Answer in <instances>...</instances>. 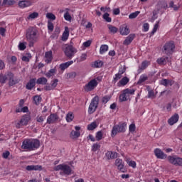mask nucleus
<instances>
[{
	"label": "nucleus",
	"mask_w": 182,
	"mask_h": 182,
	"mask_svg": "<svg viewBox=\"0 0 182 182\" xmlns=\"http://www.w3.org/2000/svg\"><path fill=\"white\" fill-rule=\"evenodd\" d=\"M97 80H99V77L94 78L90 80L89 82L84 86V90L85 92H92V90H95V89H96V87H97V85H99Z\"/></svg>",
	"instance_id": "7"
},
{
	"label": "nucleus",
	"mask_w": 182,
	"mask_h": 182,
	"mask_svg": "<svg viewBox=\"0 0 182 182\" xmlns=\"http://www.w3.org/2000/svg\"><path fill=\"white\" fill-rule=\"evenodd\" d=\"M36 85V78L30 79L28 82L26 84V87L27 90H32L33 87Z\"/></svg>",
	"instance_id": "22"
},
{
	"label": "nucleus",
	"mask_w": 182,
	"mask_h": 182,
	"mask_svg": "<svg viewBox=\"0 0 182 182\" xmlns=\"http://www.w3.org/2000/svg\"><path fill=\"white\" fill-rule=\"evenodd\" d=\"M54 89L51 84H48L44 87V90L46 91L53 90Z\"/></svg>",
	"instance_id": "59"
},
{
	"label": "nucleus",
	"mask_w": 182,
	"mask_h": 182,
	"mask_svg": "<svg viewBox=\"0 0 182 182\" xmlns=\"http://www.w3.org/2000/svg\"><path fill=\"white\" fill-rule=\"evenodd\" d=\"M39 16V14L38 12H33L28 15L27 19H36Z\"/></svg>",
	"instance_id": "44"
},
{
	"label": "nucleus",
	"mask_w": 182,
	"mask_h": 182,
	"mask_svg": "<svg viewBox=\"0 0 182 182\" xmlns=\"http://www.w3.org/2000/svg\"><path fill=\"white\" fill-rule=\"evenodd\" d=\"M33 102L36 106H38V105L41 104V102H42V97H41V95L33 96Z\"/></svg>",
	"instance_id": "38"
},
{
	"label": "nucleus",
	"mask_w": 182,
	"mask_h": 182,
	"mask_svg": "<svg viewBox=\"0 0 182 182\" xmlns=\"http://www.w3.org/2000/svg\"><path fill=\"white\" fill-rule=\"evenodd\" d=\"M41 147V141L37 139H26L23 141L21 149L28 151H33Z\"/></svg>",
	"instance_id": "2"
},
{
	"label": "nucleus",
	"mask_w": 182,
	"mask_h": 182,
	"mask_svg": "<svg viewBox=\"0 0 182 182\" xmlns=\"http://www.w3.org/2000/svg\"><path fill=\"white\" fill-rule=\"evenodd\" d=\"M149 65H150V62L148 60H144L141 63V66L139 67L138 69V73H141V72H143V70H144L145 69H147V67L149 66Z\"/></svg>",
	"instance_id": "24"
},
{
	"label": "nucleus",
	"mask_w": 182,
	"mask_h": 182,
	"mask_svg": "<svg viewBox=\"0 0 182 182\" xmlns=\"http://www.w3.org/2000/svg\"><path fill=\"white\" fill-rule=\"evenodd\" d=\"M45 117L42 116H37L36 117V122H38V123H43Z\"/></svg>",
	"instance_id": "58"
},
{
	"label": "nucleus",
	"mask_w": 182,
	"mask_h": 182,
	"mask_svg": "<svg viewBox=\"0 0 182 182\" xmlns=\"http://www.w3.org/2000/svg\"><path fill=\"white\" fill-rule=\"evenodd\" d=\"M122 75L121 74H119L118 73L115 74V77H113L112 82L113 83H117L118 80H120L122 78Z\"/></svg>",
	"instance_id": "46"
},
{
	"label": "nucleus",
	"mask_w": 182,
	"mask_h": 182,
	"mask_svg": "<svg viewBox=\"0 0 182 182\" xmlns=\"http://www.w3.org/2000/svg\"><path fill=\"white\" fill-rule=\"evenodd\" d=\"M9 154H11V152L9 151H6L3 153V159H8L9 157Z\"/></svg>",
	"instance_id": "64"
},
{
	"label": "nucleus",
	"mask_w": 182,
	"mask_h": 182,
	"mask_svg": "<svg viewBox=\"0 0 182 182\" xmlns=\"http://www.w3.org/2000/svg\"><path fill=\"white\" fill-rule=\"evenodd\" d=\"M70 137L71 139H78V137H80V132L79 131H72L70 132Z\"/></svg>",
	"instance_id": "37"
},
{
	"label": "nucleus",
	"mask_w": 182,
	"mask_h": 182,
	"mask_svg": "<svg viewBox=\"0 0 182 182\" xmlns=\"http://www.w3.org/2000/svg\"><path fill=\"white\" fill-rule=\"evenodd\" d=\"M64 18L65 21H72V16H70V14H69L68 11L64 14Z\"/></svg>",
	"instance_id": "50"
},
{
	"label": "nucleus",
	"mask_w": 182,
	"mask_h": 182,
	"mask_svg": "<svg viewBox=\"0 0 182 182\" xmlns=\"http://www.w3.org/2000/svg\"><path fill=\"white\" fill-rule=\"evenodd\" d=\"M100 11L102 12H110V8L109 7H101Z\"/></svg>",
	"instance_id": "63"
},
{
	"label": "nucleus",
	"mask_w": 182,
	"mask_h": 182,
	"mask_svg": "<svg viewBox=\"0 0 182 182\" xmlns=\"http://www.w3.org/2000/svg\"><path fill=\"white\" fill-rule=\"evenodd\" d=\"M167 60H168V57H161L156 60L158 65H166Z\"/></svg>",
	"instance_id": "30"
},
{
	"label": "nucleus",
	"mask_w": 182,
	"mask_h": 182,
	"mask_svg": "<svg viewBox=\"0 0 182 182\" xmlns=\"http://www.w3.org/2000/svg\"><path fill=\"white\" fill-rule=\"evenodd\" d=\"M23 105H25V100H20L17 108L21 109L23 107Z\"/></svg>",
	"instance_id": "61"
},
{
	"label": "nucleus",
	"mask_w": 182,
	"mask_h": 182,
	"mask_svg": "<svg viewBox=\"0 0 182 182\" xmlns=\"http://www.w3.org/2000/svg\"><path fill=\"white\" fill-rule=\"evenodd\" d=\"M154 155L156 156V159H159L161 160H166L168 156H167V154L164 153L161 149L159 148H156L154 151Z\"/></svg>",
	"instance_id": "12"
},
{
	"label": "nucleus",
	"mask_w": 182,
	"mask_h": 182,
	"mask_svg": "<svg viewBox=\"0 0 182 182\" xmlns=\"http://www.w3.org/2000/svg\"><path fill=\"white\" fill-rule=\"evenodd\" d=\"M143 32H149V29L150 28V25H149V23H145L144 25H143Z\"/></svg>",
	"instance_id": "55"
},
{
	"label": "nucleus",
	"mask_w": 182,
	"mask_h": 182,
	"mask_svg": "<svg viewBox=\"0 0 182 182\" xmlns=\"http://www.w3.org/2000/svg\"><path fill=\"white\" fill-rule=\"evenodd\" d=\"M9 76L8 75V73L5 75L0 73V83L1 85H5L6 83V80H8Z\"/></svg>",
	"instance_id": "29"
},
{
	"label": "nucleus",
	"mask_w": 182,
	"mask_h": 182,
	"mask_svg": "<svg viewBox=\"0 0 182 182\" xmlns=\"http://www.w3.org/2000/svg\"><path fill=\"white\" fill-rule=\"evenodd\" d=\"M167 160L171 164H173V166H182V158L168 156Z\"/></svg>",
	"instance_id": "11"
},
{
	"label": "nucleus",
	"mask_w": 182,
	"mask_h": 182,
	"mask_svg": "<svg viewBox=\"0 0 182 182\" xmlns=\"http://www.w3.org/2000/svg\"><path fill=\"white\" fill-rule=\"evenodd\" d=\"M102 66H103V61L99 60L95 61L92 64V68H102Z\"/></svg>",
	"instance_id": "41"
},
{
	"label": "nucleus",
	"mask_w": 182,
	"mask_h": 182,
	"mask_svg": "<svg viewBox=\"0 0 182 182\" xmlns=\"http://www.w3.org/2000/svg\"><path fill=\"white\" fill-rule=\"evenodd\" d=\"M136 92L134 89L127 88L121 92L119 97V102H127L130 99V96H133Z\"/></svg>",
	"instance_id": "5"
},
{
	"label": "nucleus",
	"mask_w": 182,
	"mask_h": 182,
	"mask_svg": "<svg viewBox=\"0 0 182 182\" xmlns=\"http://www.w3.org/2000/svg\"><path fill=\"white\" fill-rule=\"evenodd\" d=\"M29 108L28 107H22L21 108H16V113H28Z\"/></svg>",
	"instance_id": "31"
},
{
	"label": "nucleus",
	"mask_w": 182,
	"mask_h": 182,
	"mask_svg": "<svg viewBox=\"0 0 182 182\" xmlns=\"http://www.w3.org/2000/svg\"><path fill=\"white\" fill-rule=\"evenodd\" d=\"M178 119H180L178 114H174L171 117H170L168 119V124L170 126H173V124H176V123H177V122H178Z\"/></svg>",
	"instance_id": "16"
},
{
	"label": "nucleus",
	"mask_w": 182,
	"mask_h": 182,
	"mask_svg": "<svg viewBox=\"0 0 182 182\" xmlns=\"http://www.w3.org/2000/svg\"><path fill=\"white\" fill-rule=\"evenodd\" d=\"M160 85H162V86H168L170 85L171 86H173V81L168 80V79H162L159 82Z\"/></svg>",
	"instance_id": "28"
},
{
	"label": "nucleus",
	"mask_w": 182,
	"mask_h": 182,
	"mask_svg": "<svg viewBox=\"0 0 182 182\" xmlns=\"http://www.w3.org/2000/svg\"><path fill=\"white\" fill-rule=\"evenodd\" d=\"M109 100H110V97L109 96H105L102 97V103H107V102H109Z\"/></svg>",
	"instance_id": "62"
},
{
	"label": "nucleus",
	"mask_w": 182,
	"mask_h": 182,
	"mask_svg": "<svg viewBox=\"0 0 182 182\" xmlns=\"http://www.w3.org/2000/svg\"><path fill=\"white\" fill-rule=\"evenodd\" d=\"M63 50L65 56L68 58V59H72V58L75 56V53H76V48L72 45L66 44Z\"/></svg>",
	"instance_id": "8"
},
{
	"label": "nucleus",
	"mask_w": 182,
	"mask_h": 182,
	"mask_svg": "<svg viewBox=\"0 0 182 182\" xmlns=\"http://www.w3.org/2000/svg\"><path fill=\"white\" fill-rule=\"evenodd\" d=\"M110 14H109L108 13H105L104 14L102 18L103 19H105V21H106V22H112V18L109 17Z\"/></svg>",
	"instance_id": "48"
},
{
	"label": "nucleus",
	"mask_w": 182,
	"mask_h": 182,
	"mask_svg": "<svg viewBox=\"0 0 182 182\" xmlns=\"http://www.w3.org/2000/svg\"><path fill=\"white\" fill-rule=\"evenodd\" d=\"M55 73H56V69L52 68L50 69L48 73L45 74V76L48 77V79L52 77V76H55Z\"/></svg>",
	"instance_id": "33"
},
{
	"label": "nucleus",
	"mask_w": 182,
	"mask_h": 182,
	"mask_svg": "<svg viewBox=\"0 0 182 182\" xmlns=\"http://www.w3.org/2000/svg\"><path fill=\"white\" fill-rule=\"evenodd\" d=\"M55 26H53V23H52V21H48V31H50V32H53V29H54Z\"/></svg>",
	"instance_id": "49"
},
{
	"label": "nucleus",
	"mask_w": 182,
	"mask_h": 182,
	"mask_svg": "<svg viewBox=\"0 0 182 182\" xmlns=\"http://www.w3.org/2000/svg\"><path fill=\"white\" fill-rule=\"evenodd\" d=\"M127 130V122H121L118 124L114 125L111 132L112 137H114L117 133H126Z\"/></svg>",
	"instance_id": "4"
},
{
	"label": "nucleus",
	"mask_w": 182,
	"mask_h": 182,
	"mask_svg": "<svg viewBox=\"0 0 182 182\" xmlns=\"http://www.w3.org/2000/svg\"><path fill=\"white\" fill-rule=\"evenodd\" d=\"M26 39L28 42L30 48L33 47V45L38 42L39 39V31L36 27H29L26 31Z\"/></svg>",
	"instance_id": "1"
},
{
	"label": "nucleus",
	"mask_w": 182,
	"mask_h": 182,
	"mask_svg": "<svg viewBox=\"0 0 182 182\" xmlns=\"http://www.w3.org/2000/svg\"><path fill=\"white\" fill-rule=\"evenodd\" d=\"M136 38V34L131 33L129 34L124 41L123 44L125 45V46H129L132 42H133V40Z\"/></svg>",
	"instance_id": "17"
},
{
	"label": "nucleus",
	"mask_w": 182,
	"mask_h": 182,
	"mask_svg": "<svg viewBox=\"0 0 182 182\" xmlns=\"http://www.w3.org/2000/svg\"><path fill=\"white\" fill-rule=\"evenodd\" d=\"M129 130L131 132H135L136 131V124H131L129 127Z\"/></svg>",
	"instance_id": "60"
},
{
	"label": "nucleus",
	"mask_w": 182,
	"mask_h": 182,
	"mask_svg": "<svg viewBox=\"0 0 182 182\" xmlns=\"http://www.w3.org/2000/svg\"><path fill=\"white\" fill-rule=\"evenodd\" d=\"M100 149V144L96 143L92 145V151H97Z\"/></svg>",
	"instance_id": "53"
},
{
	"label": "nucleus",
	"mask_w": 182,
	"mask_h": 182,
	"mask_svg": "<svg viewBox=\"0 0 182 182\" xmlns=\"http://www.w3.org/2000/svg\"><path fill=\"white\" fill-rule=\"evenodd\" d=\"M27 171H42L43 168L41 165H28L26 167Z\"/></svg>",
	"instance_id": "15"
},
{
	"label": "nucleus",
	"mask_w": 182,
	"mask_h": 182,
	"mask_svg": "<svg viewBox=\"0 0 182 182\" xmlns=\"http://www.w3.org/2000/svg\"><path fill=\"white\" fill-rule=\"evenodd\" d=\"M67 39H69V28L65 27V31L63 33L61 41L65 42Z\"/></svg>",
	"instance_id": "26"
},
{
	"label": "nucleus",
	"mask_w": 182,
	"mask_h": 182,
	"mask_svg": "<svg viewBox=\"0 0 182 182\" xmlns=\"http://www.w3.org/2000/svg\"><path fill=\"white\" fill-rule=\"evenodd\" d=\"M163 49L164 54L167 55V56L173 55V53H174V50L176 49V44L174 43V41H171L169 42H166L164 44Z\"/></svg>",
	"instance_id": "6"
},
{
	"label": "nucleus",
	"mask_w": 182,
	"mask_h": 182,
	"mask_svg": "<svg viewBox=\"0 0 182 182\" xmlns=\"http://www.w3.org/2000/svg\"><path fill=\"white\" fill-rule=\"evenodd\" d=\"M58 82H59V80H58V78H55L54 80H53L51 81V86H53V89H55V87H56V86H58Z\"/></svg>",
	"instance_id": "54"
},
{
	"label": "nucleus",
	"mask_w": 182,
	"mask_h": 182,
	"mask_svg": "<svg viewBox=\"0 0 182 182\" xmlns=\"http://www.w3.org/2000/svg\"><path fill=\"white\" fill-rule=\"evenodd\" d=\"M36 83L37 85H46V83H48V79H46V77H39L36 80Z\"/></svg>",
	"instance_id": "35"
},
{
	"label": "nucleus",
	"mask_w": 182,
	"mask_h": 182,
	"mask_svg": "<svg viewBox=\"0 0 182 182\" xmlns=\"http://www.w3.org/2000/svg\"><path fill=\"white\" fill-rule=\"evenodd\" d=\"M18 49L19 50H25V49H26V46L24 43H20L18 45Z\"/></svg>",
	"instance_id": "57"
},
{
	"label": "nucleus",
	"mask_w": 182,
	"mask_h": 182,
	"mask_svg": "<svg viewBox=\"0 0 182 182\" xmlns=\"http://www.w3.org/2000/svg\"><path fill=\"white\" fill-rule=\"evenodd\" d=\"M130 82V79L127 77H122L118 82V86H126Z\"/></svg>",
	"instance_id": "27"
},
{
	"label": "nucleus",
	"mask_w": 182,
	"mask_h": 182,
	"mask_svg": "<svg viewBox=\"0 0 182 182\" xmlns=\"http://www.w3.org/2000/svg\"><path fill=\"white\" fill-rule=\"evenodd\" d=\"M15 0H3V5H15Z\"/></svg>",
	"instance_id": "47"
},
{
	"label": "nucleus",
	"mask_w": 182,
	"mask_h": 182,
	"mask_svg": "<svg viewBox=\"0 0 182 182\" xmlns=\"http://www.w3.org/2000/svg\"><path fill=\"white\" fill-rule=\"evenodd\" d=\"M149 79V77H147V75H146L145 74L141 75L139 77V79L137 82V85H141V83H144V82H146V80H147Z\"/></svg>",
	"instance_id": "32"
},
{
	"label": "nucleus",
	"mask_w": 182,
	"mask_h": 182,
	"mask_svg": "<svg viewBox=\"0 0 182 182\" xmlns=\"http://www.w3.org/2000/svg\"><path fill=\"white\" fill-rule=\"evenodd\" d=\"M55 171H60V174H63V176H70L73 174V170L70 166L66 164H59L54 167Z\"/></svg>",
	"instance_id": "3"
},
{
	"label": "nucleus",
	"mask_w": 182,
	"mask_h": 182,
	"mask_svg": "<svg viewBox=\"0 0 182 182\" xmlns=\"http://www.w3.org/2000/svg\"><path fill=\"white\" fill-rule=\"evenodd\" d=\"M105 157L107 160H113L114 159H117V152L107 151L105 153Z\"/></svg>",
	"instance_id": "19"
},
{
	"label": "nucleus",
	"mask_w": 182,
	"mask_h": 182,
	"mask_svg": "<svg viewBox=\"0 0 182 182\" xmlns=\"http://www.w3.org/2000/svg\"><path fill=\"white\" fill-rule=\"evenodd\" d=\"M8 76H9V86H15V85H16V83H18V80H15L14 79V73H12L11 72H9L8 73Z\"/></svg>",
	"instance_id": "18"
},
{
	"label": "nucleus",
	"mask_w": 182,
	"mask_h": 182,
	"mask_svg": "<svg viewBox=\"0 0 182 182\" xmlns=\"http://www.w3.org/2000/svg\"><path fill=\"white\" fill-rule=\"evenodd\" d=\"M97 128V124L96 122H92L90 124H89L87 127V129L89 130L90 132L92 130H95V129Z\"/></svg>",
	"instance_id": "36"
},
{
	"label": "nucleus",
	"mask_w": 182,
	"mask_h": 182,
	"mask_svg": "<svg viewBox=\"0 0 182 182\" xmlns=\"http://www.w3.org/2000/svg\"><path fill=\"white\" fill-rule=\"evenodd\" d=\"M139 14H140V11H136L134 13L130 14L129 15V19H135V18H137V16H139Z\"/></svg>",
	"instance_id": "45"
},
{
	"label": "nucleus",
	"mask_w": 182,
	"mask_h": 182,
	"mask_svg": "<svg viewBox=\"0 0 182 182\" xmlns=\"http://www.w3.org/2000/svg\"><path fill=\"white\" fill-rule=\"evenodd\" d=\"M126 161L129 167H132V168H136V167H137V164H136V161L130 159H127Z\"/></svg>",
	"instance_id": "40"
},
{
	"label": "nucleus",
	"mask_w": 182,
	"mask_h": 182,
	"mask_svg": "<svg viewBox=\"0 0 182 182\" xmlns=\"http://www.w3.org/2000/svg\"><path fill=\"white\" fill-rule=\"evenodd\" d=\"M115 166H117L118 170L121 171V173H126L127 170L124 168V165L123 164V160L121 159H117L115 160Z\"/></svg>",
	"instance_id": "13"
},
{
	"label": "nucleus",
	"mask_w": 182,
	"mask_h": 182,
	"mask_svg": "<svg viewBox=\"0 0 182 182\" xmlns=\"http://www.w3.org/2000/svg\"><path fill=\"white\" fill-rule=\"evenodd\" d=\"M99 106V97H94L88 107V114H93Z\"/></svg>",
	"instance_id": "9"
},
{
	"label": "nucleus",
	"mask_w": 182,
	"mask_h": 182,
	"mask_svg": "<svg viewBox=\"0 0 182 182\" xmlns=\"http://www.w3.org/2000/svg\"><path fill=\"white\" fill-rule=\"evenodd\" d=\"M95 139L97 141H100V140H102V139H103V132H102V131H98L96 133Z\"/></svg>",
	"instance_id": "43"
},
{
	"label": "nucleus",
	"mask_w": 182,
	"mask_h": 182,
	"mask_svg": "<svg viewBox=\"0 0 182 182\" xmlns=\"http://www.w3.org/2000/svg\"><path fill=\"white\" fill-rule=\"evenodd\" d=\"M45 58H46L45 62L46 63H47V65H49V63H52V60L53 59L52 50L46 52Z\"/></svg>",
	"instance_id": "20"
},
{
	"label": "nucleus",
	"mask_w": 182,
	"mask_h": 182,
	"mask_svg": "<svg viewBox=\"0 0 182 182\" xmlns=\"http://www.w3.org/2000/svg\"><path fill=\"white\" fill-rule=\"evenodd\" d=\"M74 118H75V117L73 116V113H72V112H68L66 115V121L68 123H70V122H72Z\"/></svg>",
	"instance_id": "42"
},
{
	"label": "nucleus",
	"mask_w": 182,
	"mask_h": 182,
	"mask_svg": "<svg viewBox=\"0 0 182 182\" xmlns=\"http://www.w3.org/2000/svg\"><path fill=\"white\" fill-rule=\"evenodd\" d=\"M109 50V46L108 45H101L100 48V55H103L104 53H106Z\"/></svg>",
	"instance_id": "34"
},
{
	"label": "nucleus",
	"mask_w": 182,
	"mask_h": 182,
	"mask_svg": "<svg viewBox=\"0 0 182 182\" xmlns=\"http://www.w3.org/2000/svg\"><path fill=\"white\" fill-rule=\"evenodd\" d=\"M108 29L109 31V32H111V33H117V31H119V29L112 25L109 24L108 26Z\"/></svg>",
	"instance_id": "39"
},
{
	"label": "nucleus",
	"mask_w": 182,
	"mask_h": 182,
	"mask_svg": "<svg viewBox=\"0 0 182 182\" xmlns=\"http://www.w3.org/2000/svg\"><path fill=\"white\" fill-rule=\"evenodd\" d=\"M157 29H159V24H155L152 31L150 33V37L153 36L157 32Z\"/></svg>",
	"instance_id": "52"
},
{
	"label": "nucleus",
	"mask_w": 182,
	"mask_h": 182,
	"mask_svg": "<svg viewBox=\"0 0 182 182\" xmlns=\"http://www.w3.org/2000/svg\"><path fill=\"white\" fill-rule=\"evenodd\" d=\"M6 33V28H4V27H1L0 28V35L1 36L5 37Z\"/></svg>",
	"instance_id": "56"
},
{
	"label": "nucleus",
	"mask_w": 182,
	"mask_h": 182,
	"mask_svg": "<svg viewBox=\"0 0 182 182\" xmlns=\"http://www.w3.org/2000/svg\"><path fill=\"white\" fill-rule=\"evenodd\" d=\"M46 18H48V19H52V21H55V19H56V16L52 13H48L46 14Z\"/></svg>",
	"instance_id": "51"
},
{
	"label": "nucleus",
	"mask_w": 182,
	"mask_h": 182,
	"mask_svg": "<svg viewBox=\"0 0 182 182\" xmlns=\"http://www.w3.org/2000/svg\"><path fill=\"white\" fill-rule=\"evenodd\" d=\"M71 65H73V60H70L66 63H61L60 65V70H65L69 68Z\"/></svg>",
	"instance_id": "25"
},
{
	"label": "nucleus",
	"mask_w": 182,
	"mask_h": 182,
	"mask_svg": "<svg viewBox=\"0 0 182 182\" xmlns=\"http://www.w3.org/2000/svg\"><path fill=\"white\" fill-rule=\"evenodd\" d=\"M29 120H31V115H23L20 122L16 124V127L21 129V126H27L28 123H29Z\"/></svg>",
	"instance_id": "10"
},
{
	"label": "nucleus",
	"mask_w": 182,
	"mask_h": 182,
	"mask_svg": "<svg viewBox=\"0 0 182 182\" xmlns=\"http://www.w3.org/2000/svg\"><path fill=\"white\" fill-rule=\"evenodd\" d=\"M32 5V2L29 0H23L18 2V6L20 8H28V6H31Z\"/></svg>",
	"instance_id": "23"
},
{
	"label": "nucleus",
	"mask_w": 182,
	"mask_h": 182,
	"mask_svg": "<svg viewBox=\"0 0 182 182\" xmlns=\"http://www.w3.org/2000/svg\"><path fill=\"white\" fill-rule=\"evenodd\" d=\"M119 32L123 36H126L130 33V28L127 25H123L120 27Z\"/></svg>",
	"instance_id": "21"
},
{
	"label": "nucleus",
	"mask_w": 182,
	"mask_h": 182,
	"mask_svg": "<svg viewBox=\"0 0 182 182\" xmlns=\"http://www.w3.org/2000/svg\"><path fill=\"white\" fill-rule=\"evenodd\" d=\"M58 119L59 117L57 114H50L47 118V124H53Z\"/></svg>",
	"instance_id": "14"
}]
</instances>
